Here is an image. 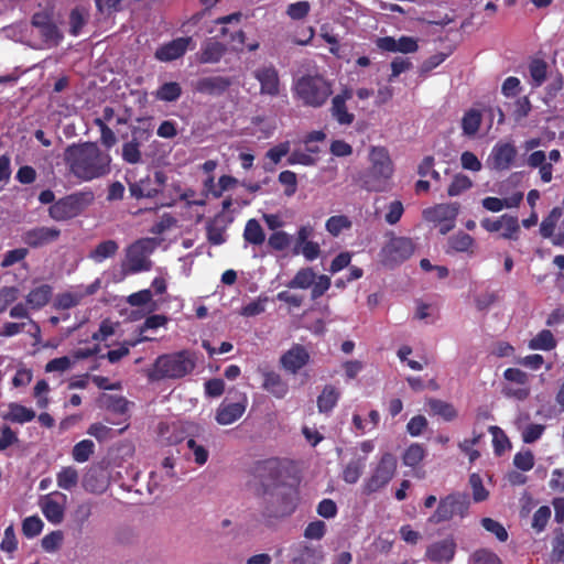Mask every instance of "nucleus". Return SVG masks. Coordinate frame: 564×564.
Masks as SVG:
<instances>
[{"mask_svg": "<svg viewBox=\"0 0 564 564\" xmlns=\"http://www.w3.org/2000/svg\"><path fill=\"white\" fill-rule=\"evenodd\" d=\"M44 517L53 524H58L64 519V507L47 496L42 503Z\"/></svg>", "mask_w": 564, "mask_h": 564, "instance_id": "obj_35", "label": "nucleus"}, {"mask_svg": "<svg viewBox=\"0 0 564 564\" xmlns=\"http://www.w3.org/2000/svg\"><path fill=\"white\" fill-rule=\"evenodd\" d=\"M376 45L383 52L410 54L419 50L417 40L412 36L402 35L399 39L382 36L376 40Z\"/></svg>", "mask_w": 564, "mask_h": 564, "instance_id": "obj_15", "label": "nucleus"}, {"mask_svg": "<svg viewBox=\"0 0 564 564\" xmlns=\"http://www.w3.org/2000/svg\"><path fill=\"white\" fill-rule=\"evenodd\" d=\"M517 156V149L510 142H498L491 150L489 164L494 170L506 171L510 169Z\"/></svg>", "mask_w": 564, "mask_h": 564, "instance_id": "obj_16", "label": "nucleus"}, {"mask_svg": "<svg viewBox=\"0 0 564 564\" xmlns=\"http://www.w3.org/2000/svg\"><path fill=\"white\" fill-rule=\"evenodd\" d=\"M225 52L226 46L223 43L214 39H208L202 45L198 61L202 64L217 63L220 61Z\"/></svg>", "mask_w": 564, "mask_h": 564, "instance_id": "obj_27", "label": "nucleus"}, {"mask_svg": "<svg viewBox=\"0 0 564 564\" xmlns=\"http://www.w3.org/2000/svg\"><path fill=\"white\" fill-rule=\"evenodd\" d=\"M254 77L260 83L262 95L278 96L280 93V78L273 66H264L254 72Z\"/></svg>", "mask_w": 564, "mask_h": 564, "instance_id": "obj_21", "label": "nucleus"}, {"mask_svg": "<svg viewBox=\"0 0 564 564\" xmlns=\"http://www.w3.org/2000/svg\"><path fill=\"white\" fill-rule=\"evenodd\" d=\"M182 95V87L176 82L164 83L156 91V98L162 101H176Z\"/></svg>", "mask_w": 564, "mask_h": 564, "instance_id": "obj_47", "label": "nucleus"}, {"mask_svg": "<svg viewBox=\"0 0 564 564\" xmlns=\"http://www.w3.org/2000/svg\"><path fill=\"white\" fill-rule=\"evenodd\" d=\"M95 452V444L91 440H83L73 447L72 456L77 463L87 462Z\"/></svg>", "mask_w": 564, "mask_h": 564, "instance_id": "obj_52", "label": "nucleus"}, {"mask_svg": "<svg viewBox=\"0 0 564 564\" xmlns=\"http://www.w3.org/2000/svg\"><path fill=\"white\" fill-rule=\"evenodd\" d=\"M141 142L130 140L122 144L121 156L126 163L138 164L142 161V153L140 151Z\"/></svg>", "mask_w": 564, "mask_h": 564, "instance_id": "obj_48", "label": "nucleus"}, {"mask_svg": "<svg viewBox=\"0 0 564 564\" xmlns=\"http://www.w3.org/2000/svg\"><path fill=\"white\" fill-rule=\"evenodd\" d=\"M263 499V514L269 518L290 516L296 507L297 490L283 482L280 488L270 490Z\"/></svg>", "mask_w": 564, "mask_h": 564, "instance_id": "obj_7", "label": "nucleus"}, {"mask_svg": "<svg viewBox=\"0 0 564 564\" xmlns=\"http://www.w3.org/2000/svg\"><path fill=\"white\" fill-rule=\"evenodd\" d=\"M78 479V471L73 466L63 467L56 475L57 486L68 491L77 486Z\"/></svg>", "mask_w": 564, "mask_h": 564, "instance_id": "obj_40", "label": "nucleus"}, {"mask_svg": "<svg viewBox=\"0 0 564 564\" xmlns=\"http://www.w3.org/2000/svg\"><path fill=\"white\" fill-rule=\"evenodd\" d=\"M129 191L132 197L140 198H154L160 193L159 188L151 185L150 177L142 178L139 182L130 183Z\"/></svg>", "mask_w": 564, "mask_h": 564, "instance_id": "obj_34", "label": "nucleus"}, {"mask_svg": "<svg viewBox=\"0 0 564 564\" xmlns=\"http://www.w3.org/2000/svg\"><path fill=\"white\" fill-rule=\"evenodd\" d=\"M459 212L457 203L440 204L424 210V217L431 221H455Z\"/></svg>", "mask_w": 564, "mask_h": 564, "instance_id": "obj_26", "label": "nucleus"}, {"mask_svg": "<svg viewBox=\"0 0 564 564\" xmlns=\"http://www.w3.org/2000/svg\"><path fill=\"white\" fill-rule=\"evenodd\" d=\"M59 237L58 228L39 226L23 232L22 241L30 248L37 249L57 241Z\"/></svg>", "mask_w": 564, "mask_h": 564, "instance_id": "obj_14", "label": "nucleus"}, {"mask_svg": "<svg viewBox=\"0 0 564 564\" xmlns=\"http://www.w3.org/2000/svg\"><path fill=\"white\" fill-rule=\"evenodd\" d=\"M321 546H314L305 542L299 543L294 549L292 564H319L323 560Z\"/></svg>", "mask_w": 564, "mask_h": 564, "instance_id": "obj_22", "label": "nucleus"}, {"mask_svg": "<svg viewBox=\"0 0 564 564\" xmlns=\"http://www.w3.org/2000/svg\"><path fill=\"white\" fill-rule=\"evenodd\" d=\"M95 199L91 191H80L57 199L48 207V216L55 221H66L79 216Z\"/></svg>", "mask_w": 564, "mask_h": 564, "instance_id": "obj_6", "label": "nucleus"}, {"mask_svg": "<svg viewBox=\"0 0 564 564\" xmlns=\"http://www.w3.org/2000/svg\"><path fill=\"white\" fill-rule=\"evenodd\" d=\"M40 35L48 46H57L64 37L54 22L43 25Z\"/></svg>", "mask_w": 564, "mask_h": 564, "instance_id": "obj_55", "label": "nucleus"}, {"mask_svg": "<svg viewBox=\"0 0 564 564\" xmlns=\"http://www.w3.org/2000/svg\"><path fill=\"white\" fill-rule=\"evenodd\" d=\"M470 564H502V562L495 552L488 549H479L471 554Z\"/></svg>", "mask_w": 564, "mask_h": 564, "instance_id": "obj_58", "label": "nucleus"}, {"mask_svg": "<svg viewBox=\"0 0 564 564\" xmlns=\"http://www.w3.org/2000/svg\"><path fill=\"white\" fill-rule=\"evenodd\" d=\"M329 110L332 117L341 126H349L355 120V115L348 111L346 104L343 102L339 98L332 99V106Z\"/></svg>", "mask_w": 564, "mask_h": 564, "instance_id": "obj_38", "label": "nucleus"}, {"mask_svg": "<svg viewBox=\"0 0 564 564\" xmlns=\"http://www.w3.org/2000/svg\"><path fill=\"white\" fill-rule=\"evenodd\" d=\"M94 124L99 129L100 131V143L104 145L107 150L111 149L117 143V137L112 129L108 127V124L102 123L100 120H94Z\"/></svg>", "mask_w": 564, "mask_h": 564, "instance_id": "obj_60", "label": "nucleus"}, {"mask_svg": "<svg viewBox=\"0 0 564 564\" xmlns=\"http://www.w3.org/2000/svg\"><path fill=\"white\" fill-rule=\"evenodd\" d=\"M131 140L144 143L150 140L153 133L151 117H139L130 126Z\"/></svg>", "mask_w": 564, "mask_h": 564, "instance_id": "obj_30", "label": "nucleus"}, {"mask_svg": "<svg viewBox=\"0 0 564 564\" xmlns=\"http://www.w3.org/2000/svg\"><path fill=\"white\" fill-rule=\"evenodd\" d=\"M191 43L192 37L189 36L174 39L158 47L154 57L160 62L175 61L186 53Z\"/></svg>", "mask_w": 564, "mask_h": 564, "instance_id": "obj_18", "label": "nucleus"}, {"mask_svg": "<svg viewBox=\"0 0 564 564\" xmlns=\"http://www.w3.org/2000/svg\"><path fill=\"white\" fill-rule=\"evenodd\" d=\"M427 405L434 415L442 417L446 422L454 421L458 416L455 406L444 400L431 398L427 400Z\"/></svg>", "mask_w": 564, "mask_h": 564, "instance_id": "obj_33", "label": "nucleus"}, {"mask_svg": "<svg viewBox=\"0 0 564 564\" xmlns=\"http://www.w3.org/2000/svg\"><path fill=\"white\" fill-rule=\"evenodd\" d=\"M84 297L85 294H82L80 291L59 293L55 299L54 307L56 310H69L77 306Z\"/></svg>", "mask_w": 564, "mask_h": 564, "instance_id": "obj_46", "label": "nucleus"}, {"mask_svg": "<svg viewBox=\"0 0 564 564\" xmlns=\"http://www.w3.org/2000/svg\"><path fill=\"white\" fill-rule=\"evenodd\" d=\"M503 378L510 382L502 388V393L507 398H512L518 401H524L531 393L530 377L519 368H507L503 371Z\"/></svg>", "mask_w": 564, "mask_h": 564, "instance_id": "obj_13", "label": "nucleus"}, {"mask_svg": "<svg viewBox=\"0 0 564 564\" xmlns=\"http://www.w3.org/2000/svg\"><path fill=\"white\" fill-rule=\"evenodd\" d=\"M513 465L522 470L529 471L534 466V455L531 451L519 452L513 457Z\"/></svg>", "mask_w": 564, "mask_h": 564, "instance_id": "obj_64", "label": "nucleus"}, {"mask_svg": "<svg viewBox=\"0 0 564 564\" xmlns=\"http://www.w3.org/2000/svg\"><path fill=\"white\" fill-rule=\"evenodd\" d=\"M470 507L469 495L455 491L440 499L434 513L429 518V522L438 524L452 520L455 516L465 518Z\"/></svg>", "mask_w": 564, "mask_h": 564, "instance_id": "obj_8", "label": "nucleus"}, {"mask_svg": "<svg viewBox=\"0 0 564 564\" xmlns=\"http://www.w3.org/2000/svg\"><path fill=\"white\" fill-rule=\"evenodd\" d=\"M279 182L285 186L284 194L293 196L297 189V177L293 171L285 170L279 174Z\"/></svg>", "mask_w": 564, "mask_h": 564, "instance_id": "obj_63", "label": "nucleus"}, {"mask_svg": "<svg viewBox=\"0 0 564 564\" xmlns=\"http://www.w3.org/2000/svg\"><path fill=\"white\" fill-rule=\"evenodd\" d=\"M232 82L229 77L225 76H207L198 78L194 84L196 93L218 97L224 95Z\"/></svg>", "mask_w": 564, "mask_h": 564, "instance_id": "obj_17", "label": "nucleus"}, {"mask_svg": "<svg viewBox=\"0 0 564 564\" xmlns=\"http://www.w3.org/2000/svg\"><path fill=\"white\" fill-rule=\"evenodd\" d=\"M196 362L195 352L187 349L164 354L155 359L153 368L149 372V378L152 381L181 379L194 371Z\"/></svg>", "mask_w": 564, "mask_h": 564, "instance_id": "obj_3", "label": "nucleus"}, {"mask_svg": "<svg viewBox=\"0 0 564 564\" xmlns=\"http://www.w3.org/2000/svg\"><path fill=\"white\" fill-rule=\"evenodd\" d=\"M118 249L119 246L115 240H105L98 243L96 248L90 251L89 258L99 263L113 257L118 252Z\"/></svg>", "mask_w": 564, "mask_h": 564, "instance_id": "obj_37", "label": "nucleus"}, {"mask_svg": "<svg viewBox=\"0 0 564 564\" xmlns=\"http://www.w3.org/2000/svg\"><path fill=\"white\" fill-rule=\"evenodd\" d=\"M153 251L152 240L141 238L129 245L126 249V259L122 262L124 274H135L149 271L152 268V261L149 254Z\"/></svg>", "mask_w": 564, "mask_h": 564, "instance_id": "obj_9", "label": "nucleus"}, {"mask_svg": "<svg viewBox=\"0 0 564 564\" xmlns=\"http://www.w3.org/2000/svg\"><path fill=\"white\" fill-rule=\"evenodd\" d=\"M97 405L115 414L123 415L128 412L129 401L122 395L101 393L97 399Z\"/></svg>", "mask_w": 564, "mask_h": 564, "instance_id": "obj_28", "label": "nucleus"}, {"mask_svg": "<svg viewBox=\"0 0 564 564\" xmlns=\"http://www.w3.org/2000/svg\"><path fill=\"white\" fill-rule=\"evenodd\" d=\"M262 388L276 399H283L289 392V384L282 377L272 370H263Z\"/></svg>", "mask_w": 564, "mask_h": 564, "instance_id": "obj_25", "label": "nucleus"}, {"mask_svg": "<svg viewBox=\"0 0 564 564\" xmlns=\"http://www.w3.org/2000/svg\"><path fill=\"white\" fill-rule=\"evenodd\" d=\"M469 485L473 489V499L475 502H481L488 498L489 492L485 488L482 484V478L480 477L479 474L473 473L469 476Z\"/></svg>", "mask_w": 564, "mask_h": 564, "instance_id": "obj_57", "label": "nucleus"}, {"mask_svg": "<svg viewBox=\"0 0 564 564\" xmlns=\"http://www.w3.org/2000/svg\"><path fill=\"white\" fill-rule=\"evenodd\" d=\"M365 468V459L357 458L350 460L343 471V479L347 484H356L360 478L362 470Z\"/></svg>", "mask_w": 564, "mask_h": 564, "instance_id": "obj_50", "label": "nucleus"}, {"mask_svg": "<svg viewBox=\"0 0 564 564\" xmlns=\"http://www.w3.org/2000/svg\"><path fill=\"white\" fill-rule=\"evenodd\" d=\"M87 12L84 8L76 7L72 9L68 17L69 34L77 36L80 34L84 25L87 23Z\"/></svg>", "mask_w": 564, "mask_h": 564, "instance_id": "obj_45", "label": "nucleus"}, {"mask_svg": "<svg viewBox=\"0 0 564 564\" xmlns=\"http://www.w3.org/2000/svg\"><path fill=\"white\" fill-rule=\"evenodd\" d=\"M292 90L303 106L321 108L333 95V83L321 74H305L294 82Z\"/></svg>", "mask_w": 564, "mask_h": 564, "instance_id": "obj_4", "label": "nucleus"}, {"mask_svg": "<svg viewBox=\"0 0 564 564\" xmlns=\"http://www.w3.org/2000/svg\"><path fill=\"white\" fill-rule=\"evenodd\" d=\"M562 214L563 213L560 207H554L551 209L547 216L543 218L540 225V235L543 238L553 237V232L555 231V228L557 226L560 218L562 217Z\"/></svg>", "mask_w": 564, "mask_h": 564, "instance_id": "obj_42", "label": "nucleus"}, {"mask_svg": "<svg viewBox=\"0 0 564 564\" xmlns=\"http://www.w3.org/2000/svg\"><path fill=\"white\" fill-rule=\"evenodd\" d=\"M456 552L455 540L449 536L431 544L426 549L425 556L433 563H448L454 558Z\"/></svg>", "mask_w": 564, "mask_h": 564, "instance_id": "obj_20", "label": "nucleus"}, {"mask_svg": "<svg viewBox=\"0 0 564 564\" xmlns=\"http://www.w3.org/2000/svg\"><path fill=\"white\" fill-rule=\"evenodd\" d=\"M414 252V243L406 237H392L381 249V262L386 267L398 265Z\"/></svg>", "mask_w": 564, "mask_h": 564, "instance_id": "obj_12", "label": "nucleus"}, {"mask_svg": "<svg viewBox=\"0 0 564 564\" xmlns=\"http://www.w3.org/2000/svg\"><path fill=\"white\" fill-rule=\"evenodd\" d=\"M251 476L256 495L267 497L270 490H275L283 484L282 460L276 457L258 460L251 467Z\"/></svg>", "mask_w": 564, "mask_h": 564, "instance_id": "obj_5", "label": "nucleus"}, {"mask_svg": "<svg viewBox=\"0 0 564 564\" xmlns=\"http://www.w3.org/2000/svg\"><path fill=\"white\" fill-rule=\"evenodd\" d=\"M330 278L321 274L317 275L314 270L310 267L301 268L292 280H290L286 283V286L289 289H301V290H307L312 288L311 290V299L313 301H316L321 296H323L328 289L330 288Z\"/></svg>", "mask_w": 564, "mask_h": 564, "instance_id": "obj_10", "label": "nucleus"}, {"mask_svg": "<svg viewBox=\"0 0 564 564\" xmlns=\"http://www.w3.org/2000/svg\"><path fill=\"white\" fill-rule=\"evenodd\" d=\"M243 239L254 246H260L265 241V234L257 219L251 218L247 221L243 230Z\"/></svg>", "mask_w": 564, "mask_h": 564, "instance_id": "obj_36", "label": "nucleus"}, {"mask_svg": "<svg viewBox=\"0 0 564 564\" xmlns=\"http://www.w3.org/2000/svg\"><path fill=\"white\" fill-rule=\"evenodd\" d=\"M397 467L398 460L393 454H382L377 465L375 466L372 474L364 484V494L371 495L387 486L395 475Z\"/></svg>", "mask_w": 564, "mask_h": 564, "instance_id": "obj_11", "label": "nucleus"}, {"mask_svg": "<svg viewBox=\"0 0 564 564\" xmlns=\"http://www.w3.org/2000/svg\"><path fill=\"white\" fill-rule=\"evenodd\" d=\"M310 361V354L302 345L295 344L281 358V366L289 372L295 375Z\"/></svg>", "mask_w": 564, "mask_h": 564, "instance_id": "obj_19", "label": "nucleus"}, {"mask_svg": "<svg viewBox=\"0 0 564 564\" xmlns=\"http://www.w3.org/2000/svg\"><path fill=\"white\" fill-rule=\"evenodd\" d=\"M471 187L473 181L470 180V177L463 173H457L454 175L451 184L448 185L447 194L451 197H455L468 191Z\"/></svg>", "mask_w": 564, "mask_h": 564, "instance_id": "obj_49", "label": "nucleus"}, {"mask_svg": "<svg viewBox=\"0 0 564 564\" xmlns=\"http://www.w3.org/2000/svg\"><path fill=\"white\" fill-rule=\"evenodd\" d=\"M246 411V402L221 403L215 420L220 425H229L239 420Z\"/></svg>", "mask_w": 564, "mask_h": 564, "instance_id": "obj_24", "label": "nucleus"}, {"mask_svg": "<svg viewBox=\"0 0 564 564\" xmlns=\"http://www.w3.org/2000/svg\"><path fill=\"white\" fill-rule=\"evenodd\" d=\"M426 451L419 443L411 444L403 453L402 462L405 466L416 467L425 457Z\"/></svg>", "mask_w": 564, "mask_h": 564, "instance_id": "obj_43", "label": "nucleus"}, {"mask_svg": "<svg viewBox=\"0 0 564 564\" xmlns=\"http://www.w3.org/2000/svg\"><path fill=\"white\" fill-rule=\"evenodd\" d=\"M64 535L62 531H52L51 533L43 536L41 545L45 552H55L61 547Z\"/></svg>", "mask_w": 564, "mask_h": 564, "instance_id": "obj_62", "label": "nucleus"}, {"mask_svg": "<svg viewBox=\"0 0 564 564\" xmlns=\"http://www.w3.org/2000/svg\"><path fill=\"white\" fill-rule=\"evenodd\" d=\"M326 230L332 236H338L343 230L349 229L351 227L350 219L345 215L332 216L326 220L325 224Z\"/></svg>", "mask_w": 564, "mask_h": 564, "instance_id": "obj_53", "label": "nucleus"}, {"mask_svg": "<svg viewBox=\"0 0 564 564\" xmlns=\"http://www.w3.org/2000/svg\"><path fill=\"white\" fill-rule=\"evenodd\" d=\"M481 525L486 531L495 534L500 542H506L508 540V532L500 522L491 518H482Z\"/></svg>", "mask_w": 564, "mask_h": 564, "instance_id": "obj_59", "label": "nucleus"}, {"mask_svg": "<svg viewBox=\"0 0 564 564\" xmlns=\"http://www.w3.org/2000/svg\"><path fill=\"white\" fill-rule=\"evenodd\" d=\"M502 220H503V225H502L503 231L500 234V237L502 239H508V240H518L519 234H520V225H519L518 217L511 216L508 214H503Z\"/></svg>", "mask_w": 564, "mask_h": 564, "instance_id": "obj_51", "label": "nucleus"}, {"mask_svg": "<svg viewBox=\"0 0 564 564\" xmlns=\"http://www.w3.org/2000/svg\"><path fill=\"white\" fill-rule=\"evenodd\" d=\"M35 416L36 414L32 409L17 402H11L8 405V411L2 415V419L12 423L24 424L34 420Z\"/></svg>", "mask_w": 564, "mask_h": 564, "instance_id": "obj_29", "label": "nucleus"}, {"mask_svg": "<svg viewBox=\"0 0 564 564\" xmlns=\"http://www.w3.org/2000/svg\"><path fill=\"white\" fill-rule=\"evenodd\" d=\"M370 167L359 173L356 183L368 192H381L393 174V163L384 147H371L369 152Z\"/></svg>", "mask_w": 564, "mask_h": 564, "instance_id": "obj_2", "label": "nucleus"}, {"mask_svg": "<svg viewBox=\"0 0 564 564\" xmlns=\"http://www.w3.org/2000/svg\"><path fill=\"white\" fill-rule=\"evenodd\" d=\"M530 76L535 87L541 86L546 79L547 65L543 59L535 58L529 65Z\"/></svg>", "mask_w": 564, "mask_h": 564, "instance_id": "obj_54", "label": "nucleus"}, {"mask_svg": "<svg viewBox=\"0 0 564 564\" xmlns=\"http://www.w3.org/2000/svg\"><path fill=\"white\" fill-rule=\"evenodd\" d=\"M43 521L36 517H28L22 522V532L26 538H34L42 532Z\"/></svg>", "mask_w": 564, "mask_h": 564, "instance_id": "obj_61", "label": "nucleus"}, {"mask_svg": "<svg viewBox=\"0 0 564 564\" xmlns=\"http://www.w3.org/2000/svg\"><path fill=\"white\" fill-rule=\"evenodd\" d=\"M481 124V113L476 109H469L462 119L463 133L468 137L475 135Z\"/></svg>", "mask_w": 564, "mask_h": 564, "instance_id": "obj_41", "label": "nucleus"}, {"mask_svg": "<svg viewBox=\"0 0 564 564\" xmlns=\"http://www.w3.org/2000/svg\"><path fill=\"white\" fill-rule=\"evenodd\" d=\"M340 398V392L332 384L323 388L321 394L317 397V408L321 413H329L337 405Z\"/></svg>", "mask_w": 564, "mask_h": 564, "instance_id": "obj_32", "label": "nucleus"}, {"mask_svg": "<svg viewBox=\"0 0 564 564\" xmlns=\"http://www.w3.org/2000/svg\"><path fill=\"white\" fill-rule=\"evenodd\" d=\"M311 11V4L308 1H297L290 3L286 8V15L294 21L305 19Z\"/></svg>", "mask_w": 564, "mask_h": 564, "instance_id": "obj_56", "label": "nucleus"}, {"mask_svg": "<svg viewBox=\"0 0 564 564\" xmlns=\"http://www.w3.org/2000/svg\"><path fill=\"white\" fill-rule=\"evenodd\" d=\"M448 245L449 248L456 252H473L470 249L475 245V239L464 231H458L449 237Z\"/></svg>", "mask_w": 564, "mask_h": 564, "instance_id": "obj_44", "label": "nucleus"}, {"mask_svg": "<svg viewBox=\"0 0 564 564\" xmlns=\"http://www.w3.org/2000/svg\"><path fill=\"white\" fill-rule=\"evenodd\" d=\"M556 345V339L554 338L552 332L549 329L539 332L538 335L529 341V348L533 350L550 351L554 349Z\"/></svg>", "mask_w": 564, "mask_h": 564, "instance_id": "obj_39", "label": "nucleus"}, {"mask_svg": "<svg viewBox=\"0 0 564 564\" xmlns=\"http://www.w3.org/2000/svg\"><path fill=\"white\" fill-rule=\"evenodd\" d=\"M52 293L53 289L48 284L36 286L26 295V304L33 310H40L50 302Z\"/></svg>", "mask_w": 564, "mask_h": 564, "instance_id": "obj_31", "label": "nucleus"}, {"mask_svg": "<svg viewBox=\"0 0 564 564\" xmlns=\"http://www.w3.org/2000/svg\"><path fill=\"white\" fill-rule=\"evenodd\" d=\"M63 159L69 173L80 182L101 178L111 172V155L96 142L72 143L65 149Z\"/></svg>", "mask_w": 564, "mask_h": 564, "instance_id": "obj_1", "label": "nucleus"}, {"mask_svg": "<svg viewBox=\"0 0 564 564\" xmlns=\"http://www.w3.org/2000/svg\"><path fill=\"white\" fill-rule=\"evenodd\" d=\"M229 223L230 220L219 213L206 224V236L210 245L220 246L226 242V229Z\"/></svg>", "mask_w": 564, "mask_h": 564, "instance_id": "obj_23", "label": "nucleus"}]
</instances>
